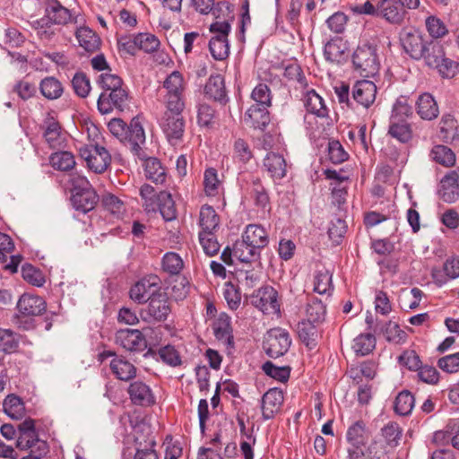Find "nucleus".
<instances>
[{"label":"nucleus","instance_id":"obj_1","mask_svg":"<svg viewBox=\"0 0 459 459\" xmlns=\"http://www.w3.org/2000/svg\"><path fill=\"white\" fill-rule=\"evenodd\" d=\"M108 127L134 156L139 159L145 158V152L142 148L145 143V133L138 117L132 118L129 126L120 118H113L108 122Z\"/></svg>","mask_w":459,"mask_h":459},{"label":"nucleus","instance_id":"obj_2","mask_svg":"<svg viewBox=\"0 0 459 459\" xmlns=\"http://www.w3.org/2000/svg\"><path fill=\"white\" fill-rule=\"evenodd\" d=\"M449 30H410L401 36L402 45L411 57L426 62L428 54H431L433 46L440 44L439 39Z\"/></svg>","mask_w":459,"mask_h":459},{"label":"nucleus","instance_id":"obj_3","mask_svg":"<svg viewBox=\"0 0 459 459\" xmlns=\"http://www.w3.org/2000/svg\"><path fill=\"white\" fill-rule=\"evenodd\" d=\"M354 70L362 77H374L378 74L380 62L377 55V45L372 42L360 43L352 55Z\"/></svg>","mask_w":459,"mask_h":459},{"label":"nucleus","instance_id":"obj_4","mask_svg":"<svg viewBox=\"0 0 459 459\" xmlns=\"http://www.w3.org/2000/svg\"><path fill=\"white\" fill-rule=\"evenodd\" d=\"M72 184L71 201L74 208L83 213L93 210L100 202V196L86 178L75 177L72 179Z\"/></svg>","mask_w":459,"mask_h":459},{"label":"nucleus","instance_id":"obj_5","mask_svg":"<svg viewBox=\"0 0 459 459\" xmlns=\"http://www.w3.org/2000/svg\"><path fill=\"white\" fill-rule=\"evenodd\" d=\"M184 108L178 109L173 107L166 108V110L160 121V126L170 143L176 144L183 137L186 121L182 112Z\"/></svg>","mask_w":459,"mask_h":459},{"label":"nucleus","instance_id":"obj_6","mask_svg":"<svg viewBox=\"0 0 459 459\" xmlns=\"http://www.w3.org/2000/svg\"><path fill=\"white\" fill-rule=\"evenodd\" d=\"M185 85L183 75L178 71L172 72L165 79L163 88L167 91L164 96L166 108H185Z\"/></svg>","mask_w":459,"mask_h":459},{"label":"nucleus","instance_id":"obj_7","mask_svg":"<svg viewBox=\"0 0 459 459\" xmlns=\"http://www.w3.org/2000/svg\"><path fill=\"white\" fill-rule=\"evenodd\" d=\"M429 67L436 68L443 78L455 77L459 69V64L445 56V50L441 44L433 46L431 54L426 56V63Z\"/></svg>","mask_w":459,"mask_h":459},{"label":"nucleus","instance_id":"obj_8","mask_svg":"<svg viewBox=\"0 0 459 459\" xmlns=\"http://www.w3.org/2000/svg\"><path fill=\"white\" fill-rule=\"evenodd\" d=\"M82 159L86 161L88 168L95 173L104 172L110 164L111 156L106 148L98 144H90L79 149Z\"/></svg>","mask_w":459,"mask_h":459},{"label":"nucleus","instance_id":"obj_9","mask_svg":"<svg viewBox=\"0 0 459 459\" xmlns=\"http://www.w3.org/2000/svg\"><path fill=\"white\" fill-rule=\"evenodd\" d=\"M291 339L288 331L282 328L270 329L264 341V349L272 358L284 355L290 349Z\"/></svg>","mask_w":459,"mask_h":459},{"label":"nucleus","instance_id":"obj_10","mask_svg":"<svg viewBox=\"0 0 459 459\" xmlns=\"http://www.w3.org/2000/svg\"><path fill=\"white\" fill-rule=\"evenodd\" d=\"M97 106L101 114L110 113L114 108L124 111L128 108V93L124 87L103 91L98 99Z\"/></svg>","mask_w":459,"mask_h":459},{"label":"nucleus","instance_id":"obj_11","mask_svg":"<svg viewBox=\"0 0 459 459\" xmlns=\"http://www.w3.org/2000/svg\"><path fill=\"white\" fill-rule=\"evenodd\" d=\"M278 293L271 286L258 289L250 296V302L264 314H275L280 311Z\"/></svg>","mask_w":459,"mask_h":459},{"label":"nucleus","instance_id":"obj_12","mask_svg":"<svg viewBox=\"0 0 459 459\" xmlns=\"http://www.w3.org/2000/svg\"><path fill=\"white\" fill-rule=\"evenodd\" d=\"M145 312L150 319L157 322L167 320L171 312L170 302L166 292L157 290L152 293Z\"/></svg>","mask_w":459,"mask_h":459},{"label":"nucleus","instance_id":"obj_13","mask_svg":"<svg viewBox=\"0 0 459 459\" xmlns=\"http://www.w3.org/2000/svg\"><path fill=\"white\" fill-rule=\"evenodd\" d=\"M116 342L129 351H143L147 342L143 333L137 329H120L116 333Z\"/></svg>","mask_w":459,"mask_h":459},{"label":"nucleus","instance_id":"obj_14","mask_svg":"<svg viewBox=\"0 0 459 459\" xmlns=\"http://www.w3.org/2000/svg\"><path fill=\"white\" fill-rule=\"evenodd\" d=\"M45 13L46 25L50 22L56 25L66 26L74 20L75 23H78V18H74L70 10L64 7L57 0H48Z\"/></svg>","mask_w":459,"mask_h":459},{"label":"nucleus","instance_id":"obj_15","mask_svg":"<svg viewBox=\"0 0 459 459\" xmlns=\"http://www.w3.org/2000/svg\"><path fill=\"white\" fill-rule=\"evenodd\" d=\"M349 43L342 36L337 34L325 45L324 55L331 63L342 64L349 56Z\"/></svg>","mask_w":459,"mask_h":459},{"label":"nucleus","instance_id":"obj_16","mask_svg":"<svg viewBox=\"0 0 459 459\" xmlns=\"http://www.w3.org/2000/svg\"><path fill=\"white\" fill-rule=\"evenodd\" d=\"M371 433L363 420H357L351 424L346 433V440L349 444L348 450L357 449L368 445Z\"/></svg>","mask_w":459,"mask_h":459},{"label":"nucleus","instance_id":"obj_17","mask_svg":"<svg viewBox=\"0 0 459 459\" xmlns=\"http://www.w3.org/2000/svg\"><path fill=\"white\" fill-rule=\"evenodd\" d=\"M377 86L369 80L357 81L352 88V97L354 100L363 106L369 108L376 100Z\"/></svg>","mask_w":459,"mask_h":459},{"label":"nucleus","instance_id":"obj_18","mask_svg":"<svg viewBox=\"0 0 459 459\" xmlns=\"http://www.w3.org/2000/svg\"><path fill=\"white\" fill-rule=\"evenodd\" d=\"M241 180L246 182L247 189L255 201L257 207L265 209L269 207L270 199L264 186L261 183V179L254 175H242Z\"/></svg>","mask_w":459,"mask_h":459},{"label":"nucleus","instance_id":"obj_19","mask_svg":"<svg viewBox=\"0 0 459 459\" xmlns=\"http://www.w3.org/2000/svg\"><path fill=\"white\" fill-rule=\"evenodd\" d=\"M209 13L212 17L209 29H230L234 14L228 2H219Z\"/></svg>","mask_w":459,"mask_h":459},{"label":"nucleus","instance_id":"obj_20","mask_svg":"<svg viewBox=\"0 0 459 459\" xmlns=\"http://www.w3.org/2000/svg\"><path fill=\"white\" fill-rule=\"evenodd\" d=\"M438 195L447 204L455 203L459 198V175L456 171H450L442 178Z\"/></svg>","mask_w":459,"mask_h":459},{"label":"nucleus","instance_id":"obj_21","mask_svg":"<svg viewBox=\"0 0 459 459\" xmlns=\"http://www.w3.org/2000/svg\"><path fill=\"white\" fill-rule=\"evenodd\" d=\"M204 93L209 99L219 102L221 105L224 106L229 102L224 77L221 74L210 75L204 86Z\"/></svg>","mask_w":459,"mask_h":459},{"label":"nucleus","instance_id":"obj_22","mask_svg":"<svg viewBox=\"0 0 459 459\" xmlns=\"http://www.w3.org/2000/svg\"><path fill=\"white\" fill-rule=\"evenodd\" d=\"M283 399V394L280 389H269L262 397L263 419L265 420L273 419L280 411Z\"/></svg>","mask_w":459,"mask_h":459},{"label":"nucleus","instance_id":"obj_23","mask_svg":"<svg viewBox=\"0 0 459 459\" xmlns=\"http://www.w3.org/2000/svg\"><path fill=\"white\" fill-rule=\"evenodd\" d=\"M404 8L395 0H381L378 2L379 16L394 25H399L403 21L406 15Z\"/></svg>","mask_w":459,"mask_h":459},{"label":"nucleus","instance_id":"obj_24","mask_svg":"<svg viewBox=\"0 0 459 459\" xmlns=\"http://www.w3.org/2000/svg\"><path fill=\"white\" fill-rule=\"evenodd\" d=\"M17 309L24 316H39L46 310V302L39 296L23 294L18 300Z\"/></svg>","mask_w":459,"mask_h":459},{"label":"nucleus","instance_id":"obj_25","mask_svg":"<svg viewBox=\"0 0 459 459\" xmlns=\"http://www.w3.org/2000/svg\"><path fill=\"white\" fill-rule=\"evenodd\" d=\"M245 123L255 129L264 130L270 123V114L265 106L252 105L244 117Z\"/></svg>","mask_w":459,"mask_h":459},{"label":"nucleus","instance_id":"obj_26","mask_svg":"<svg viewBox=\"0 0 459 459\" xmlns=\"http://www.w3.org/2000/svg\"><path fill=\"white\" fill-rule=\"evenodd\" d=\"M130 399L136 405L150 406L155 403L150 387L142 381H134L128 387Z\"/></svg>","mask_w":459,"mask_h":459},{"label":"nucleus","instance_id":"obj_27","mask_svg":"<svg viewBox=\"0 0 459 459\" xmlns=\"http://www.w3.org/2000/svg\"><path fill=\"white\" fill-rule=\"evenodd\" d=\"M156 277H151L150 279L143 278L134 284L129 291L131 299L138 304L145 303L149 301L152 296V287L157 286L155 281Z\"/></svg>","mask_w":459,"mask_h":459},{"label":"nucleus","instance_id":"obj_28","mask_svg":"<svg viewBox=\"0 0 459 459\" xmlns=\"http://www.w3.org/2000/svg\"><path fill=\"white\" fill-rule=\"evenodd\" d=\"M347 459H389L387 452L377 442H371L368 446L348 450Z\"/></svg>","mask_w":459,"mask_h":459},{"label":"nucleus","instance_id":"obj_29","mask_svg":"<svg viewBox=\"0 0 459 459\" xmlns=\"http://www.w3.org/2000/svg\"><path fill=\"white\" fill-rule=\"evenodd\" d=\"M416 110L420 118L424 120H433L439 114L437 103L429 93H423L418 98Z\"/></svg>","mask_w":459,"mask_h":459},{"label":"nucleus","instance_id":"obj_30","mask_svg":"<svg viewBox=\"0 0 459 459\" xmlns=\"http://www.w3.org/2000/svg\"><path fill=\"white\" fill-rule=\"evenodd\" d=\"M217 34L210 39L209 48L216 60H223L230 54L228 36L230 30H215Z\"/></svg>","mask_w":459,"mask_h":459},{"label":"nucleus","instance_id":"obj_31","mask_svg":"<svg viewBox=\"0 0 459 459\" xmlns=\"http://www.w3.org/2000/svg\"><path fill=\"white\" fill-rule=\"evenodd\" d=\"M44 138L52 149L64 148L66 142V133L62 131L61 126L53 118L48 122L44 132Z\"/></svg>","mask_w":459,"mask_h":459},{"label":"nucleus","instance_id":"obj_32","mask_svg":"<svg viewBox=\"0 0 459 459\" xmlns=\"http://www.w3.org/2000/svg\"><path fill=\"white\" fill-rule=\"evenodd\" d=\"M110 369L117 378L122 381H129L135 377L137 370L133 363L122 356H116L111 360Z\"/></svg>","mask_w":459,"mask_h":459},{"label":"nucleus","instance_id":"obj_33","mask_svg":"<svg viewBox=\"0 0 459 459\" xmlns=\"http://www.w3.org/2000/svg\"><path fill=\"white\" fill-rule=\"evenodd\" d=\"M264 166L273 178L281 179L286 176V161L278 153H268L264 160Z\"/></svg>","mask_w":459,"mask_h":459},{"label":"nucleus","instance_id":"obj_34","mask_svg":"<svg viewBox=\"0 0 459 459\" xmlns=\"http://www.w3.org/2000/svg\"><path fill=\"white\" fill-rule=\"evenodd\" d=\"M242 238L249 242L253 248L262 249L268 244V236L265 230L255 224H249L247 227Z\"/></svg>","mask_w":459,"mask_h":459},{"label":"nucleus","instance_id":"obj_35","mask_svg":"<svg viewBox=\"0 0 459 459\" xmlns=\"http://www.w3.org/2000/svg\"><path fill=\"white\" fill-rule=\"evenodd\" d=\"M252 247L244 238L238 240L233 246V255L243 263L257 261L260 258V249Z\"/></svg>","mask_w":459,"mask_h":459},{"label":"nucleus","instance_id":"obj_36","mask_svg":"<svg viewBox=\"0 0 459 459\" xmlns=\"http://www.w3.org/2000/svg\"><path fill=\"white\" fill-rule=\"evenodd\" d=\"M304 107L307 111L319 117H325L328 110L324 103L323 99L316 92L315 90L307 91L303 97Z\"/></svg>","mask_w":459,"mask_h":459},{"label":"nucleus","instance_id":"obj_37","mask_svg":"<svg viewBox=\"0 0 459 459\" xmlns=\"http://www.w3.org/2000/svg\"><path fill=\"white\" fill-rule=\"evenodd\" d=\"M141 160H144L146 178L155 184H163L166 179V172L160 161L157 158H148L146 153L145 158Z\"/></svg>","mask_w":459,"mask_h":459},{"label":"nucleus","instance_id":"obj_38","mask_svg":"<svg viewBox=\"0 0 459 459\" xmlns=\"http://www.w3.org/2000/svg\"><path fill=\"white\" fill-rule=\"evenodd\" d=\"M220 217L210 205H203L199 214V225L202 228L200 233H212L219 226Z\"/></svg>","mask_w":459,"mask_h":459},{"label":"nucleus","instance_id":"obj_39","mask_svg":"<svg viewBox=\"0 0 459 459\" xmlns=\"http://www.w3.org/2000/svg\"><path fill=\"white\" fill-rule=\"evenodd\" d=\"M298 334L300 341L310 350L317 344L318 331L315 323L303 320L298 325Z\"/></svg>","mask_w":459,"mask_h":459},{"label":"nucleus","instance_id":"obj_40","mask_svg":"<svg viewBox=\"0 0 459 459\" xmlns=\"http://www.w3.org/2000/svg\"><path fill=\"white\" fill-rule=\"evenodd\" d=\"M39 90L48 100H56L62 96L64 91L62 83L54 76H48L41 80Z\"/></svg>","mask_w":459,"mask_h":459},{"label":"nucleus","instance_id":"obj_41","mask_svg":"<svg viewBox=\"0 0 459 459\" xmlns=\"http://www.w3.org/2000/svg\"><path fill=\"white\" fill-rule=\"evenodd\" d=\"M381 437L386 446L394 448L400 445L403 429L394 421H390L381 429Z\"/></svg>","mask_w":459,"mask_h":459},{"label":"nucleus","instance_id":"obj_42","mask_svg":"<svg viewBox=\"0 0 459 459\" xmlns=\"http://www.w3.org/2000/svg\"><path fill=\"white\" fill-rule=\"evenodd\" d=\"M376 342L372 333H360L353 340L352 349L356 355L366 356L375 350Z\"/></svg>","mask_w":459,"mask_h":459},{"label":"nucleus","instance_id":"obj_43","mask_svg":"<svg viewBox=\"0 0 459 459\" xmlns=\"http://www.w3.org/2000/svg\"><path fill=\"white\" fill-rule=\"evenodd\" d=\"M75 36L85 51L92 53L100 48L101 40L95 30H75Z\"/></svg>","mask_w":459,"mask_h":459},{"label":"nucleus","instance_id":"obj_44","mask_svg":"<svg viewBox=\"0 0 459 459\" xmlns=\"http://www.w3.org/2000/svg\"><path fill=\"white\" fill-rule=\"evenodd\" d=\"M157 199L162 218L167 221L175 220L177 217V211L170 193L161 191L158 195Z\"/></svg>","mask_w":459,"mask_h":459},{"label":"nucleus","instance_id":"obj_45","mask_svg":"<svg viewBox=\"0 0 459 459\" xmlns=\"http://www.w3.org/2000/svg\"><path fill=\"white\" fill-rule=\"evenodd\" d=\"M388 134L403 143H406L412 138L411 125L405 121L392 120L390 122Z\"/></svg>","mask_w":459,"mask_h":459},{"label":"nucleus","instance_id":"obj_46","mask_svg":"<svg viewBox=\"0 0 459 459\" xmlns=\"http://www.w3.org/2000/svg\"><path fill=\"white\" fill-rule=\"evenodd\" d=\"M4 411L13 420H20L24 413V403L22 399L15 394H9L3 403Z\"/></svg>","mask_w":459,"mask_h":459},{"label":"nucleus","instance_id":"obj_47","mask_svg":"<svg viewBox=\"0 0 459 459\" xmlns=\"http://www.w3.org/2000/svg\"><path fill=\"white\" fill-rule=\"evenodd\" d=\"M306 313L307 316V320L313 323H320L325 320L326 307L322 300L312 297L307 303Z\"/></svg>","mask_w":459,"mask_h":459},{"label":"nucleus","instance_id":"obj_48","mask_svg":"<svg viewBox=\"0 0 459 459\" xmlns=\"http://www.w3.org/2000/svg\"><path fill=\"white\" fill-rule=\"evenodd\" d=\"M415 399L412 394L403 390L398 394L394 400V411L401 416L409 415L414 407Z\"/></svg>","mask_w":459,"mask_h":459},{"label":"nucleus","instance_id":"obj_49","mask_svg":"<svg viewBox=\"0 0 459 459\" xmlns=\"http://www.w3.org/2000/svg\"><path fill=\"white\" fill-rule=\"evenodd\" d=\"M52 167L56 169L67 171L75 165L74 156L70 152H56L49 157Z\"/></svg>","mask_w":459,"mask_h":459},{"label":"nucleus","instance_id":"obj_50","mask_svg":"<svg viewBox=\"0 0 459 459\" xmlns=\"http://www.w3.org/2000/svg\"><path fill=\"white\" fill-rule=\"evenodd\" d=\"M458 135L456 120L452 115H444L440 121L439 137L446 143L455 140Z\"/></svg>","mask_w":459,"mask_h":459},{"label":"nucleus","instance_id":"obj_51","mask_svg":"<svg viewBox=\"0 0 459 459\" xmlns=\"http://www.w3.org/2000/svg\"><path fill=\"white\" fill-rule=\"evenodd\" d=\"M430 156L436 162L445 166L451 167L455 162V155L453 151L445 145H436L430 152Z\"/></svg>","mask_w":459,"mask_h":459},{"label":"nucleus","instance_id":"obj_52","mask_svg":"<svg viewBox=\"0 0 459 459\" xmlns=\"http://www.w3.org/2000/svg\"><path fill=\"white\" fill-rule=\"evenodd\" d=\"M263 371L272 378L285 383L290 378V368L289 366L277 367L272 361H266L262 366Z\"/></svg>","mask_w":459,"mask_h":459},{"label":"nucleus","instance_id":"obj_53","mask_svg":"<svg viewBox=\"0 0 459 459\" xmlns=\"http://www.w3.org/2000/svg\"><path fill=\"white\" fill-rule=\"evenodd\" d=\"M25 40V37L20 30H0V46L3 48H13L20 47Z\"/></svg>","mask_w":459,"mask_h":459},{"label":"nucleus","instance_id":"obj_54","mask_svg":"<svg viewBox=\"0 0 459 459\" xmlns=\"http://www.w3.org/2000/svg\"><path fill=\"white\" fill-rule=\"evenodd\" d=\"M379 333H383L388 342H399L405 336V333L395 322L389 321L383 323L380 326Z\"/></svg>","mask_w":459,"mask_h":459},{"label":"nucleus","instance_id":"obj_55","mask_svg":"<svg viewBox=\"0 0 459 459\" xmlns=\"http://www.w3.org/2000/svg\"><path fill=\"white\" fill-rule=\"evenodd\" d=\"M182 258L174 252L166 253L162 259V268L171 275L178 274L183 269Z\"/></svg>","mask_w":459,"mask_h":459},{"label":"nucleus","instance_id":"obj_56","mask_svg":"<svg viewBox=\"0 0 459 459\" xmlns=\"http://www.w3.org/2000/svg\"><path fill=\"white\" fill-rule=\"evenodd\" d=\"M135 44L138 45L139 49L151 53L158 49L160 40L149 32H140L135 36Z\"/></svg>","mask_w":459,"mask_h":459},{"label":"nucleus","instance_id":"obj_57","mask_svg":"<svg viewBox=\"0 0 459 459\" xmlns=\"http://www.w3.org/2000/svg\"><path fill=\"white\" fill-rule=\"evenodd\" d=\"M252 100L255 102L254 106H265L269 108L272 105V95L269 87L264 83H259L252 91Z\"/></svg>","mask_w":459,"mask_h":459},{"label":"nucleus","instance_id":"obj_58","mask_svg":"<svg viewBox=\"0 0 459 459\" xmlns=\"http://www.w3.org/2000/svg\"><path fill=\"white\" fill-rule=\"evenodd\" d=\"M314 290L319 294H325L333 287L332 274L326 269L318 270L315 275Z\"/></svg>","mask_w":459,"mask_h":459},{"label":"nucleus","instance_id":"obj_59","mask_svg":"<svg viewBox=\"0 0 459 459\" xmlns=\"http://www.w3.org/2000/svg\"><path fill=\"white\" fill-rule=\"evenodd\" d=\"M97 83L102 88L103 91H109L123 87V80L117 74L108 73L101 74Z\"/></svg>","mask_w":459,"mask_h":459},{"label":"nucleus","instance_id":"obj_60","mask_svg":"<svg viewBox=\"0 0 459 459\" xmlns=\"http://www.w3.org/2000/svg\"><path fill=\"white\" fill-rule=\"evenodd\" d=\"M160 359L170 367H178L182 364L179 352L172 345H166L159 349Z\"/></svg>","mask_w":459,"mask_h":459},{"label":"nucleus","instance_id":"obj_61","mask_svg":"<svg viewBox=\"0 0 459 459\" xmlns=\"http://www.w3.org/2000/svg\"><path fill=\"white\" fill-rule=\"evenodd\" d=\"M72 85L74 92L81 98H86L91 91L90 79L82 72L74 74L72 80Z\"/></svg>","mask_w":459,"mask_h":459},{"label":"nucleus","instance_id":"obj_62","mask_svg":"<svg viewBox=\"0 0 459 459\" xmlns=\"http://www.w3.org/2000/svg\"><path fill=\"white\" fill-rule=\"evenodd\" d=\"M23 279L29 283L40 287L45 283L44 276L41 272L30 264H24L22 267Z\"/></svg>","mask_w":459,"mask_h":459},{"label":"nucleus","instance_id":"obj_63","mask_svg":"<svg viewBox=\"0 0 459 459\" xmlns=\"http://www.w3.org/2000/svg\"><path fill=\"white\" fill-rule=\"evenodd\" d=\"M346 231L347 225L345 221L341 218H334L331 221L330 227L328 228V235L333 242L340 244Z\"/></svg>","mask_w":459,"mask_h":459},{"label":"nucleus","instance_id":"obj_64","mask_svg":"<svg viewBox=\"0 0 459 459\" xmlns=\"http://www.w3.org/2000/svg\"><path fill=\"white\" fill-rule=\"evenodd\" d=\"M329 160L334 164H341L348 160V153L339 141L333 140L328 143Z\"/></svg>","mask_w":459,"mask_h":459}]
</instances>
